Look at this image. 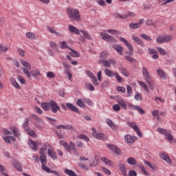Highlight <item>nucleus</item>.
<instances>
[{"instance_id":"nucleus-1","label":"nucleus","mask_w":176,"mask_h":176,"mask_svg":"<svg viewBox=\"0 0 176 176\" xmlns=\"http://www.w3.org/2000/svg\"><path fill=\"white\" fill-rule=\"evenodd\" d=\"M67 13L69 19H70L72 21H80V14H79V10H78V9L67 8Z\"/></svg>"},{"instance_id":"nucleus-2","label":"nucleus","mask_w":176,"mask_h":176,"mask_svg":"<svg viewBox=\"0 0 176 176\" xmlns=\"http://www.w3.org/2000/svg\"><path fill=\"white\" fill-rule=\"evenodd\" d=\"M100 35L103 41L106 42H109L110 43H116L117 41L115 39V37L109 35L107 33L100 32Z\"/></svg>"},{"instance_id":"nucleus-3","label":"nucleus","mask_w":176,"mask_h":176,"mask_svg":"<svg viewBox=\"0 0 176 176\" xmlns=\"http://www.w3.org/2000/svg\"><path fill=\"white\" fill-rule=\"evenodd\" d=\"M50 109H51L53 113H57L58 111H60L58 104H57V102L53 100L50 101Z\"/></svg>"},{"instance_id":"nucleus-4","label":"nucleus","mask_w":176,"mask_h":176,"mask_svg":"<svg viewBox=\"0 0 176 176\" xmlns=\"http://www.w3.org/2000/svg\"><path fill=\"white\" fill-rule=\"evenodd\" d=\"M126 124L129 126V127H132L134 131H135V133L138 134V137H142V133H141V131H140V128L138 126H137V124L131 122H127Z\"/></svg>"},{"instance_id":"nucleus-5","label":"nucleus","mask_w":176,"mask_h":176,"mask_svg":"<svg viewBox=\"0 0 176 176\" xmlns=\"http://www.w3.org/2000/svg\"><path fill=\"white\" fill-rule=\"evenodd\" d=\"M92 137H94V138H96V140H104V138H105V135H104V133H97V129H96L95 128L92 129Z\"/></svg>"},{"instance_id":"nucleus-6","label":"nucleus","mask_w":176,"mask_h":176,"mask_svg":"<svg viewBox=\"0 0 176 176\" xmlns=\"http://www.w3.org/2000/svg\"><path fill=\"white\" fill-rule=\"evenodd\" d=\"M107 148L110 149L113 153H116V155H121L122 151L118 146L113 144H107Z\"/></svg>"},{"instance_id":"nucleus-7","label":"nucleus","mask_w":176,"mask_h":176,"mask_svg":"<svg viewBox=\"0 0 176 176\" xmlns=\"http://www.w3.org/2000/svg\"><path fill=\"white\" fill-rule=\"evenodd\" d=\"M124 140L126 144H134L135 140H137V138L132 136L130 134H126L124 135Z\"/></svg>"},{"instance_id":"nucleus-8","label":"nucleus","mask_w":176,"mask_h":176,"mask_svg":"<svg viewBox=\"0 0 176 176\" xmlns=\"http://www.w3.org/2000/svg\"><path fill=\"white\" fill-rule=\"evenodd\" d=\"M28 144L30 148H31V149H32L33 151H38V149H39V147L38 146V144L36 142H34L31 139L28 140Z\"/></svg>"},{"instance_id":"nucleus-9","label":"nucleus","mask_w":176,"mask_h":176,"mask_svg":"<svg viewBox=\"0 0 176 176\" xmlns=\"http://www.w3.org/2000/svg\"><path fill=\"white\" fill-rule=\"evenodd\" d=\"M66 107L68 108V109H70V111H72L73 112H76V113H80V111H79V109L76 107V106L72 104V103L67 102L66 103Z\"/></svg>"},{"instance_id":"nucleus-10","label":"nucleus","mask_w":176,"mask_h":176,"mask_svg":"<svg viewBox=\"0 0 176 176\" xmlns=\"http://www.w3.org/2000/svg\"><path fill=\"white\" fill-rule=\"evenodd\" d=\"M112 48L113 50H116L117 53L120 54V56H122L123 54V47H122L119 44H113L112 45Z\"/></svg>"},{"instance_id":"nucleus-11","label":"nucleus","mask_w":176,"mask_h":176,"mask_svg":"<svg viewBox=\"0 0 176 176\" xmlns=\"http://www.w3.org/2000/svg\"><path fill=\"white\" fill-rule=\"evenodd\" d=\"M56 129H57L58 130H60L61 129H63V130H72V129H74V126H72V125L69 124H67L66 125L65 124L57 125L56 126Z\"/></svg>"},{"instance_id":"nucleus-12","label":"nucleus","mask_w":176,"mask_h":176,"mask_svg":"<svg viewBox=\"0 0 176 176\" xmlns=\"http://www.w3.org/2000/svg\"><path fill=\"white\" fill-rule=\"evenodd\" d=\"M157 75L161 78V79H164V80H167V78H168L167 73H166L162 69H157Z\"/></svg>"},{"instance_id":"nucleus-13","label":"nucleus","mask_w":176,"mask_h":176,"mask_svg":"<svg viewBox=\"0 0 176 176\" xmlns=\"http://www.w3.org/2000/svg\"><path fill=\"white\" fill-rule=\"evenodd\" d=\"M142 69L144 80H148V79H151V75H149V72H148V69H146V67H143Z\"/></svg>"},{"instance_id":"nucleus-14","label":"nucleus","mask_w":176,"mask_h":176,"mask_svg":"<svg viewBox=\"0 0 176 176\" xmlns=\"http://www.w3.org/2000/svg\"><path fill=\"white\" fill-rule=\"evenodd\" d=\"M146 82L150 90H155V87H156V84H155V81H153L151 78H148V80H146Z\"/></svg>"},{"instance_id":"nucleus-15","label":"nucleus","mask_w":176,"mask_h":176,"mask_svg":"<svg viewBox=\"0 0 176 176\" xmlns=\"http://www.w3.org/2000/svg\"><path fill=\"white\" fill-rule=\"evenodd\" d=\"M132 39L135 42V43H137V45H139V46H141L142 47H144V46H145L144 41H142V40H141L138 36H133Z\"/></svg>"},{"instance_id":"nucleus-16","label":"nucleus","mask_w":176,"mask_h":176,"mask_svg":"<svg viewBox=\"0 0 176 176\" xmlns=\"http://www.w3.org/2000/svg\"><path fill=\"white\" fill-rule=\"evenodd\" d=\"M160 157H161V159H162L163 160L166 162V163H168V164H171V160L170 159V157H168V155H167V154L166 153H162L160 155Z\"/></svg>"},{"instance_id":"nucleus-17","label":"nucleus","mask_w":176,"mask_h":176,"mask_svg":"<svg viewBox=\"0 0 176 176\" xmlns=\"http://www.w3.org/2000/svg\"><path fill=\"white\" fill-rule=\"evenodd\" d=\"M69 31L73 34H76V35H79L80 34V32L78 30V29L72 25H69Z\"/></svg>"},{"instance_id":"nucleus-18","label":"nucleus","mask_w":176,"mask_h":176,"mask_svg":"<svg viewBox=\"0 0 176 176\" xmlns=\"http://www.w3.org/2000/svg\"><path fill=\"white\" fill-rule=\"evenodd\" d=\"M47 154L50 157H52L53 160H57V153L56 152L52 151V149H48L47 150Z\"/></svg>"},{"instance_id":"nucleus-19","label":"nucleus","mask_w":176,"mask_h":176,"mask_svg":"<svg viewBox=\"0 0 176 176\" xmlns=\"http://www.w3.org/2000/svg\"><path fill=\"white\" fill-rule=\"evenodd\" d=\"M138 85L144 88V90L147 93V94H149V87H148V85H146L145 82L139 81Z\"/></svg>"},{"instance_id":"nucleus-20","label":"nucleus","mask_w":176,"mask_h":176,"mask_svg":"<svg viewBox=\"0 0 176 176\" xmlns=\"http://www.w3.org/2000/svg\"><path fill=\"white\" fill-rule=\"evenodd\" d=\"M25 131H27L28 134L30 135V137H32V138H36V133H35L34 129L28 128V129L25 130Z\"/></svg>"},{"instance_id":"nucleus-21","label":"nucleus","mask_w":176,"mask_h":176,"mask_svg":"<svg viewBox=\"0 0 176 176\" xmlns=\"http://www.w3.org/2000/svg\"><path fill=\"white\" fill-rule=\"evenodd\" d=\"M126 162L130 166H135V164H137V160H135L134 157H131L127 158Z\"/></svg>"},{"instance_id":"nucleus-22","label":"nucleus","mask_w":176,"mask_h":176,"mask_svg":"<svg viewBox=\"0 0 176 176\" xmlns=\"http://www.w3.org/2000/svg\"><path fill=\"white\" fill-rule=\"evenodd\" d=\"M99 63H101L103 65V67H105L106 68H109V67H111V63L108 60L100 59Z\"/></svg>"},{"instance_id":"nucleus-23","label":"nucleus","mask_w":176,"mask_h":176,"mask_svg":"<svg viewBox=\"0 0 176 176\" xmlns=\"http://www.w3.org/2000/svg\"><path fill=\"white\" fill-rule=\"evenodd\" d=\"M113 16L115 17V19H127V17H129V15H127V14H120L119 13H114Z\"/></svg>"},{"instance_id":"nucleus-24","label":"nucleus","mask_w":176,"mask_h":176,"mask_svg":"<svg viewBox=\"0 0 176 176\" xmlns=\"http://www.w3.org/2000/svg\"><path fill=\"white\" fill-rule=\"evenodd\" d=\"M41 108L43 111H50V102H42Z\"/></svg>"},{"instance_id":"nucleus-25","label":"nucleus","mask_w":176,"mask_h":176,"mask_svg":"<svg viewBox=\"0 0 176 176\" xmlns=\"http://www.w3.org/2000/svg\"><path fill=\"white\" fill-rule=\"evenodd\" d=\"M104 73H105V75H107V76H109V78H113V76H115V74H116L115 72H112L109 69H106L104 70Z\"/></svg>"},{"instance_id":"nucleus-26","label":"nucleus","mask_w":176,"mask_h":176,"mask_svg":"<svg viewBox=\"0 0 176 176\" xmlns=\"http://www.w3.org/2000/svg\"><path fill=\"white\" fill-rule=\"evenodd\" d=\"M69 50H71V52L69 53V56H71V57H79L80 56L79 52L75 51L74 49L71 47L69 48Z\"/></svg>"},{"instance_id":"nucleus-27","label":"nucleus","mask_w":176,"mask_h":176,"mask_svg":"<svg viewBox=\"0 0 176 176\" xmlns=\"http://www.w3.org/2000/svg\"><path fill=\"white\" fill-rule=\"evenodd\" d=\"M21 69H22L23 74H25V75H26V76H28V78L29 79H30V80L32 79V76H31L32 73H31V72H30V70H28V69H30L21 68Z\"/></svg>"},{"instance_id":"nucleus-28","label":"nucleus","mask_w":176,"mask_h":176,"mask_svg":"<svg viewBox=\"0 0 176 176\" xmlns=\"http://www.w3.org/2000/svg\"><path fill=\"white\" fill-rule=\"evenodd\" d=\"M118 103L119 105H120L124 109H127V104H126V102L123 99H118Z\"/></svg>"},{"instance_id":"nucleus-29","label":"nucleus","mask_w":176,"mask_h":176,"mask_svg":"<svg viewBox=\"0 0 176 176\" xmlns=\"http://www.w3.org/2000/svg\"><path fill=\"white\" fill-rule=\"evenodd\" d=\"M10 82L12 86L15 87V89H21V87H20V85L18 84L17 81H16L14 78H12L10 79Z\"/></svg>"},{"instance_id":"nucleus-30","label":"nucleus","mask_w":176,"mask_h":176,"mask_svg":"<svg viewBox=\"0 0 176 176\" xmlns=\"http://www.w3.org/2000/svg\"><path fill=\"white\" fill-rule=\"evenodd\" d=\"M106 32H109V34H111V35H120V31L116 30H107L105 31Z\"/></svg>"},{"instance_id":"nucleus-31","label":"nucleus","mask_w":176,"mask_h":176,"mask_svg":"<svg viewBox=\"0 0 176 176\" xmlns=\"http://www.w3.org/2000/svg\"><path fill=\"white\" fill-rule=\"evenodd\" d=\"M119 168L120 171L122 173L123 175H126L127 174V170L126 169V166L123 164H119Z\"/></svg>"},{"instance_id":"nucleus-32","label":"nucleus","mask_w":176,"mask_h":176,"mask_svg":"<svg viewBox=\"0 0 176 176\" xmlns=\"http://www.w3.org/2000/svg\"><path fill=\"white\" fill-rule=\"evenodd\" d=\"M76 104L80 108H86V104H85V102H83L82 99H78L76 100Z\"/></svg>"},{"instance_id":"nucleus-33","label":"nucleus","mask_w":176,"mask_h":176,"mask_svg":"<svg viewBox=\"0 0 176 176\" xmlns=\"http://www.w3.org/2000/svg\"><path fill=\"white\" fill-rule=\"evenodd\" d=\"M157 131L158 133H160V134H163L165 136H166L167 133H168L170 132V131H168L167 129H164L163 128H158L157 129Z\"/></svg>"},{"instance_id":"nucleus-34","label":"nucleus","mask_w":176,"mask_h":176,"mask_svg":"<svg viewBox=\"0 0 176 176\" xmlns=\"http://www.w3.org/2000/svg\"><path fill=\"white\" fill-rule=\"evenodd\" d=\"M120 72H121V74H122V75H124V76H129V72H127V69H126V68L120 66L118 68Z\"/></svg>"},{"instance_id":"nucleus-35","label":"nucleus","mask_w":176,"mask_h":176,"mask_svg":"<svg viewBox=\"0 0 176 176\" xmlns=\"http://www.w3.org/2000/svg\"><path fill=\"white\" fill-rule=\"evenodd\" d=\"M173 37L171 35H165L164 36V42L168 43V42H171V41H173Z\"/></svg>"},{"instance_id":"nucleus-36","label":"nucleus","mask_w":176,"mask_h":176,"mask_svg":"<svg viewBox=\"0 0 176 176\" xmlns=\"http://www.w3.org/2000/svg\"><path fill=\"white\" fill-rule=\"evenodd\" d=\"M60 48V49H69L71 48L68 46V44L67 43V41H62L59 43Z\"/></svg>"},{"instance_id":"nucleus-37","label":"nucleus","mask_w":176,"mask_h":176,"mask_svg":"<svg viewBox=\"0 0 176 176\" xmlns=\"http://www.w3.org/2000/svg\"><path fill=\"white\" fill-rule=\"evenodd\" d=\"M29 124H30V118H25V122L23 124V127L25 131L30 129V127L28 126Z\"/></svg>"},{"instance_id":"nucleus-38","label":"nucleus","mask_w":176,"mask_h":176,"mask_svg":"<svg viewBox=\"0 0 176 176\" xmlns=\"http://www.w3.org/2000/svg\"><path fill=\"white\" fill-rule=\"evenodd\" d=\"M82 100L84 101V102L87 104V105H89V107H93V105H94V103L93 102V101H91V100H90L89 98H83Z\"/></svg>"},{"instance_id":"nucleus-39","label":"nucleus","mask_w":176,"mask_h":176,"mask_svg":"<svg viewBox=\"0 0 176 176\" xmlns=\"http://www.w3.org/2000/svg\"><path fill=\"white\" fill-rule=\"evenodd\" d=\"M65 173L69 176H78V175L72 170L65 169Z\"/></svg>"},{"instance_id":"nucleus-40","label":"nucleus","mask_w":176,"mask_h":176,"mask_svg":"<svg viewBox=\"0 0 176 176\" xmlns=\"http://www.w3.org/2000/svg\"><path fill=\"white\" fill-rule=\"evenodd\" d=\"M156 50H157V52H159V53H160V54H161V56H166V53H167L166 50H164V48L160 47H157Z\"/></svg>"},{"instance_id":"nucleus-41","label":"nucleus","mask_w":176,"mask_h":176,"mask_svg":"<svg viewBox=\"0 0 176 176\" xmlns=\"http://www.w3.org/2000/svg\"><path fill=\"white\" fill-rule=\"evenodd\" d=\"M26 36L28 38V39H30L31 41H34V39H36V35L35 34L32 32H27Z\"/></svg>"},{"instance_id":"nucleus-42","label":"nucleus","mask_w":176,"mask_h":176,"mask_svg":"<svg viewBox=\"0 0 176 176\" xmlns=\"http://www.w3.org/2000/svg\"><path fill=\"white\" fill-rule=\"evenodd\" d=\"M107 123L109 126H110L111 129H112L113 130H116V125H115V123H113V122H112V120L108 119V120H107Z\"/></svg>"},{"instance_id":"nucleus-43","label":"nucleus","mask_w":176,"mask_h":176,"mask_svg":"<svg viewBox=\"0 0 176 176\" xmlns=\"http://www.w3.org/2000/svg\"><path fill=\"white\" fill-rule=\"evenodd\" d=\"M157 43H164V36L158 35L156 38Z\"/></svg>"},{"instance_id":"nucleus-44","label":"nucleus","mask_w":176,"mask_h":176,"mask_svg":"<svg viewBox=\"0 0 176 176\" xmlns=\"http://www.w3.org/2000/svg\"><path fill=\"white\" fill-rule=\"evenodd\" d=\"M129 28L131 30H137V28H140V24L138 23H131L129 24Z\"/></svg>"},{"instance_id":"nucleus-45","label":"nucleus","mask_w":176,"mask_h":176,"mask_svg":"<svg viewBox=\"0 0 176 176\" xmlns=\"http://www.w3.org/2000/svg\"><path fill=\"white\" fill-rule=\"evenodd\" d=\"M40 162L41 163V166L44 164H47V157H46V155L40 157Z\"/></svg>"},{"instance_id":"nucleus-46","label":"nucleus","mask_w":176,"mask_h":176,"mask_svg":"<svg viewBox=\"0 0 176 176\" xmlns=\"http://www.w3.org/2000/svg\"><path fill=\"white\" fill-rule=\"evenodd\" d=\"M21 63L23 67H25L26 69H31V65L30 63L25 60H21Z\"/></svg>"},{"instance_id":"nucleus-47","label":"nucleus","mask_w":176,"mask_h":176,"mask_svg":"<svg viewBox=\"0 0 176 176\" xmlns=\"http://www.w3.org/2000/svg\"><path fill=\"white\" fill-rule=\"evenodd\" d=\"M14 168H16V170H17L20 173H21V171H23V167H21V164L19 162L14 164Z\"/></svg>"},{"instance_id":"nucleus-48","label":"nucleus","mask_w":176,"mask_h":176,"mask_svg":"<svg viewBox=\"0 0 176 176\" xmlns=\"http://www.w3.org/2000/svg\"><path fill=\"white\" fill-rule=\"evenodd\" d=\"M50 47L54 49V50H56V52H58V46H57V44H56V43L51 41L50 43Z\"/></svg>"},{"instance_id":"nucleus-49","label":"nucleus","mask_w":176,"mask_h":176,"mask_svg":"<svg viewBox=\"0 0 176 176\" xmlns=\"http://www.w3.org/2000/svg\"><path fill=\"white\" fill-rule=\"evenodd\" d=\"M140 36H141V38H142L145 41H151V42H152V41H153L152 39V38H151L149 36H148V35H146L145 34H141Z\"/></svg>"},{"instance_id":"nucleus-50","label":"nucleus","mask_w":176,"mask_h":176,"mask_svg":"<svg viewBox=\"0 0 176 176\" xmlns=\"http://www.w3.org/2000/svg\"><path fill=\"white\" fill-rule=\"evenodd\" d=\"M12 131L13 132L14 137H20V132H19V129H17V128L13 127L12 129Z\"/></svg>"},{"instance_id":"nucleus-51","label":"nucleus","mask_w":176,"mask_h":176,"mask_svg":"<svg viewBox=\"0 0 176 176\" xmlns=\"http://www.w3.org/2000/svg\"><path fill=\"white\" fill-rule=\"evenodd\" d=\"M101 160L103 162V163H105V164H107L108 166L112 165V161L108 160L107 157H102Z\"/></svg>"},{"instance_id":"nucleus-52","label":"nucleus","mask_w":176,"mask_h":176,"mask_svg":"<svg viewBox=\"0 0 176 176\" xmlns=\"http://www.w3.org/2000/svg\"><path fill=\"white\" fill-rule=\"evenodd\" d=\"M125 46H126V47L129 49L131 56H133V52H134V49L133 48V45H131V44H130L128 42L127 44H125Z\"/></svg>"},{"instance_id":"nucleus-53","label":"nucleus","mask_w":176,"mask_h":176,"mask_svg":"<svg viewBox=\"0 0 176 176\" xmlns=\"http://www.w3.org/2000/svg\"><path fill=\"white\" fill-rule=\"evenodd\" d=\"M144 163L146 166H148V167H150V168H151L152 170H155L156 167L155 166V165L152 164V163L149 162V161L144 160Z\"/></svg>"},{"instance_id":"nucleus-54","label":"nucleus","mask_w":176,"mask_h":176,"mask_svg":"<svg viewBox=\"0 0 176 176\" xmlns=\"http://www.w3.org/2000/svg\"><path fill=\"white\" fill-rule=\"evenodd\" d=\"M31 74L33 78H36V76H41V72H39V70H33L31 72Z\"/></svg>"},{"instance_id":"nucleus-55","label":"nucleus","mask_w":176,"mask_h":176,"mask_svg":"<svg viewBox=\"0 0 176 176\" xmlns=\"http://www.w3.org/2000/svg\"><path fill=\"white\" fill-rule=\"evenodd\" d=\"M126 91L128 94V97H131V94L133 93V88L130 85L126 86Z\"/></svg>"},{"instance_id":"nucleus-56","label":"nucleus","mask_w":176,"mask_h":176,"mask_svg":"<svg viewBox=\"0 0 176 176\" xmlns=\"http://www.w3.org/2000/svg\"><path fill=\"white\" fill-rule=\"evenodd\" d=\"M98 165V158L95 157L91 164H89L90 167H96Z\"/></svg>"},{"instance_id":"nucleus-57","label":"nucleus","mask_w":176,"mask_h":176,"mask_svg":"<svg viewBox=\"0 0 176 176\" xmlns=\"http://www.w3.org/2000/svg\"><path fill=\"white\" fill-rule=\"evenodd\" d=\"M78 138H80V140H84L86 142H89V141H90L89 137L82 134L78 135Z\"/></svg>"},{"instance_id":"nucleus-58","label":"nucleus","mask_w":176,"mask_h":176,"mask_svg":"<svg viewBox=\"0 0 176 176\" xmlns=\"http://www.w3.org/2000/svg\"><path fill=\"white\" fill-rule=\"evenodd\" d=\"M140 170L142 173H143L144 175H146V176L149 175V173H148V171H146V170L145 169V167H144V166H140Z\"/></svg>"},{"instance_id":"nucleus-59","label":"nucleus","mask_w":176,"mask_h":176,"mask_svg":"<svg viewBox=\"0 0 176 176\" xmlns=\"http://www.w3.org/2000/svg\"><path fill=\"white\" fill-rule=\"evenodd\" d=\"M114 76L116 77V79L118 80V82H120V83L123 82V78L120 77V76L119 75V73L116 72V74L114 75Z\"/></svg>"},{"instance_id":"nucleus-60","label":"nucleus","mask_w":176,"mask_h":176,"mask_svg":"<svg viewBox=\"0 0 176 176\" xmlns=\"http://www.w3.org/2000/svg\"><path fill=\"white\" fill-rule=\"evenodd\" d=\"M32 117L33 118V119H34L35 120H37V122L38 123H42L43 124V121L42 120V119H41L39 117H38L37 115L33 114L32 115Z\"/></svg>"},{"instance_id":"nucleus-61","label":"nucleus","mask_w":176,"mask_h":176,"mask_svg":"<svg viewBox=\"0 0 176 176\" xmlns=\"http://www.w3.org/2000/svg\"><path fill=\"white\" fill-rule=\"evenodd\" d=\"M41 168L42 170H43V171H45L46 173H50V171L52 170V169L49 168V167H47L46 164L41 165Z\"/></svg>"},{"instance_id":"nucleus-62","label":"nucleus","mask_w":176,"mask_h":176,"mask_svg":"<svg viewBox=\"0 0 176 176\" xmlns=\"http://www.w3.org/2000/svg\"><path fill=\"white\" fill-rule=\"evenodd\" d=\"M78 167H81V168H82V170H89V167H87V166H86V164L82 163V162H79L78 164Z\"/></svg>"},{"instance_id":"nucleus-63","label":"nucleus","mask_w":176,"mask_h":176,"mask_svg":"<svg viewBox=\"0 0 176 176\" xmlns=\"http://www.w3.org/2000/svg\"><path fill=\"white\" fill-rule=\"evenodd\" d=\"M113 109L116 112H119V111H120V105L118 104H113Z\"/></svg>"},{"instance_id":"nucleus-64","label":"nucleus","mask_w":176,"mask_h":176,"mask_svg":"<svg viewBox=\"0 0 176 176\" xmlns=\"http://www.w3.org/2000/svg\"><path fill=\"white\" fill-rule=\"evenodd\" d=\"M125 58L129 61V63H135V59L130 56H125Z\"/></svg>"}]
</instances>
